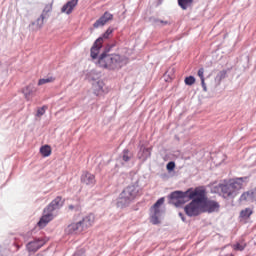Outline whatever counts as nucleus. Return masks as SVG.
Listing matches in <instances>:
<instances>
[{
	"label": "nucleus",
	"mask_w": 256,
	"mask_h": 256,
	"mask_svg": "<svg viewBox=\"0 0 256 256\" xmlns=\"http://www.w3.org/2000/svg\"><path fill=\"white\" fill-rule=\"evenodd\" d=\"M111 35H113V28H108L106 30V33H104L101 37H99V39H102V43H103V39H109Z\"/></svg>",
	"instance_id": "29"
},
{
	"label": "nucleus",
	"mask_w": 256,
	"mask_h": 256,
	"mask_svg": "<svg viewBox=\"0 0 256 256\" xmlns=\"http://www.w3.org/2000/svg\"><path fill=\"white\" fill-rule=\"evenodd\" d=\"M81 183L93 187L97 183V180H95V176L90 172H84L81 176Z\"/></svg>",
	"instance_id": "12"
},
{
	"label": "nucleus",
	"mask_w": 256,
	"mask_h": 256,
	"mask_svg": "<svg viewBox=\"0 0 256 256\" xmlns=\"http://www.w3.org/2000/svg\"><path fill=\"white\" fill-rule=\"evenodd\" d=\"M65 231L68 235H73V233H83L84 230L81 226V223L77 222L68 225Z\"/></svg>",
	"instance_id": "19"
},
{
	"label": "nucleus",
	"mask_w": 256,
	"mask_h": 256,
	"mask_svg": "<svg viewBox=\"0 0 256 256\" xmlns=\"http://www.w3.org/2000/svg\"><path fill=\"white\" fill-rule=\"evenodd\" d=\"M40 153L44 157H49L51 155V146L44 145L40 148Z\"/></svg>",
	"instance_id": "25"
},
{
	"label": "nucleus",
	"mask_w": 256,
	"mask_h": 256,
	"mask_svg": "<svg viewBox=\"0 0 256 256\" xmlns=\"http://www.w3.org/2000/svg\"><path fill=\"white\" fill-rule=\"evenodd\" d=\"M252 201H256V188L252 190Z\"/></svg>",
	"instance_id": "36"
},
{
	"label": "nucleus",
	"mask_w": 256,
	"mask_h": 256,
	"mask_svg": "<svg viewBox=\"0 0 256 256\" xmlns=\"http://www.w3.org/2000/svg\"><path fill=\"white\" fill-rule=\"evenodd\" d=\"M63 207V198L61 196L56 197L52 202L45 208V212L49 211L53 213L56 209H60Z\"/></svg>",
	"instance_id": "9"
},
{
	"label": "nucleus",
	"mask_w": 256,
	"mask_h": 256,
	"mask_svg": "<svg viewBox=\"0 0 256 256\" xmlns=\"http://www.w3.org/2000/svg\"><path fill=\"white\" fill-rule=\"evenodd\" d=\"M22 93L26 101H31L35 93H37V88H35L34 84H28L22 89Z\"/></svg>",
	"instance_id": "8"
},
{
	"label": "nucleus",
	"mask_w": 256,
	"mask_h": 256,
	"mask_svg": "<svg viewBox=\"0 0 256 256\" xmlns=\"http://www.w3.org/2000/svg\"><path fill=\"white\" fill-rule=\"evenodd\" d=\"M230 187L234 190V193L241 191L243 189V178H236L229 181Z\"/></svg>",
	"instance_id": "20"
},
{
	"label": "nucleus",
	"mask_w": 256,
	"mask_h": 256,
	"mask_svg": "<svg viewBox=\"0 0 256 256\" xmlns=\"http://www.w3.org/2000/svg\"><path fill=\"white\" fill-rule=\"evenodd\" d=\"M155 23H161L162 25H167L169 22L163 20H155Z\"/></svg>",
	"instance_id": "37"
},
{
	"label": "nucleus",
	"mask_w": 256,
	"mask_h": 256,
	"mask_svg": "<svg viewBox=\"0 0 256 256\" xmlns=\"http://www.w3.org/2000/svg\"><path fill=\"white\" fill-rule=\"evenodd\" d=\"M53 81H55V78L53 77H50V78H42L38 81V85L41 86V85H45L47 83H53Z\"/></svg>",
	"instance_id": "28"
},
{
	"label": "nucleus",
	"mask_w": 256,
	"mask_h": 256,
	"mask_svg": "<svg viewBox=\"0 0 256 256\" xmlns=\"http://www.w3.org/2000/svg\"><path fill=\"white\" fill-rule=\"evenodd\" d=\"M165 203V198L162 197L156 201V203L150 208L151 212V224L152 225H159V215L161 214V205Z\"/></svg>",
	"instance_id": "5"
},
{
	"label": "nucleus",
	"mask_w": 256,
	"mask_h": 256,
	"mask_svg": "<svg viewBox=\"0 0 256 256\" xmlns=\"http://www.w3.org/2000/svg\"><path fill=\"white\" fill-rule=\"evenodd\" d=\"M138 196H139V188L135 185H130L120 193V202L131 203V201H133Z\"/></svg>",
	"instance_id": "3"
},
{
	"label": "nucleus",
	"mask_w": 256,
	"mask_h": 256,
	"mask_svg": "<svg viewBox=\"0 0 256 256\" xmlns=\"http://www.w3.org/2000/svg\"><path fill=\"white\" fill-rule=\"evenodd\" d=\"M109 21H113V14L110 12H105L98 20H96L93 27L94 29H99V27H104V25H107Z\"/></svg>",
	"instance_id": "7"
},
{
	"label": "nucleus",
	"mask_w": 256,
	"mask_h": 256,
	"mask_svg": "<svg viewBox=\"0 0 256 256\" xmlns=\"http://www.w3.org/2000/svg\"><path fill=\"white\" fill-rule=\"evenodd\" d=\"M77 3L79 0H70L68 1L61 9L62 13H66V15H71L73 13V9L77 7Z\"/></svg>",
	"instance_id": "18"
},
{
	"label": "nucleus",
	"mask_w": 256,
	"mask_h": 256,
	"mask_svg": "<svg viewBox=\"0 0 256 256\" xmlns=\"http://www.w3.org/2000/svg\"><path fill=\"white\" fill-rule=\"evenodd\" d=\"M79 223L81 224L82 230L85 231L89 229V227H92L93 223H95V215L88 214L81 221H79Z\"/></svg>",
	"instance_id": "10"
},
{
	"label": "nucleus",
	"mask_w": 256,
	"mask_h": 256,
	"mask_svg": "<svg viewBox=\"0 0 256 256\" xmlns=\"http://www.w3.org/2000/svg\"><path fill=\"white\" fill-rule=\"evenodd\" d=\"M47 111V106H42L41 108H38L37 110V117H41L45 115V112Z\"/></svg>",
	"instance_id": "31"
},
{
	"label": "nucleus",
	"mask_w": 256,
	"mask_h": 256,
	"mask_svg": "<svg viewBox=\"0 0 256 256\" xmlns=\"http://www.w3.org/2000/svg\"><path fill=\"white\" fill-rule=\"evenodd\" d=\"M166 169L168 171H173V169H175V162H169L166 166Z\"/></svg>",
	"instance_id": "34"
},
{
	"label": "nucleus",
	"mask_w": 256,
	"mask_h": 256,
	"mask_svg": "<svg viewBox=\"0 0 256 256\" xmlns=\"http://www.w3.org/2000/svg\"><path fill=\"white\" fill-rule=\"evenodd\" d=\"M221 209L219 202L206 198L202 203L203 213H217Z\"/></svg>",
	"instance_id": "6"
},
{
	"label": "nucleus",
	"mask_w": 256,
	"mask_h": 256,
	"mask_svg": "<svg viewBox=\"0 0 256 256\" xmlns=\"http://www.w3.org/2000/svg\"><path fill=\"white\" fill-rule=\"evenodd\" d=\"M184 211L188 217H197V215H201V213H203V204L197 200H192L185 206Z\"/></svg>",
	"instance_id": "4"
},
{
	"label": "nucleus",
	"mask_w": 256,
	"mask_h": 256,
	"mask_svg": "<svg viewBox=\"0 0 256 256\" xmlns=\"http://www.w3.org/2000/svg\"><path fill=\"white\" fill-rule=\"evenodd\" d=\"M253 215V209L245 208L244 210L240 211V218L241 219H249Z\"/></svg>",
	"instance_id": "23"
},
{
	"label": "nucleus",
	"mask_w": 256,
	"mask_h": 256,
	"mask_svg": "<svg viewBox=\"0 0 256 256\" xmlns=\"http://www.w3.org/2000/svg\"><path fill=\"white\" fill-rule=\"evenodd\" d=\"M50 221H53V212H50V211L45 212V209H44V215L40 218L38 222V227L43 229V227H46Z\"/></svg>",
	"instance_id": "13"
},
{
	"label": "nucleus",
	"mask_w": 256,
	"mask_h": 256,
	"mask_svg": "<svg viewBox=\"0 0 256 256\" xmlns=\"http://www.w3.org/2000/svg\"><path fill=\"white\" fill-rule=\"evenodd\" d=\"M149 157H151V148H146L144 146L140 147V150L137 154V158L142 161V163H145V161H147V159H149Z\"/></svg>",
	"instance_id": "15"
},
{
	"label": "nucleus",
	"mask_w": 256,
	"mask_h": 256,
	"mask_svg": "<svg viewBox=\"0 0 256 256\" xmlns=\"http://www.w3.org/2000/svg\"><path fill=\"white\" fill-rule=\"evenodd\" d=\"M245 247H247V243H245V240H240L232 245V249L234 251H245Z\"/></svg>",
	"instance_id": "21"
},
{
	"label": "nucleus",
	"mask_w": 256,
	"mask_h": 256,
	"mask_svg": "<svg viewBox=\"0 0 256 256\" xmlns=\"http://www.w3.org/2000/svg\"><path fill=\"white\" fill-rule=\"evenodd\" d=\"M123 57L118 54H102L98 60L99 67L102 69H121L123 67Z\"/></svg>",
	"instance_id": "2"
},
{
	"label": "nucleus",
	"mask_w": 256,
	"mask_h": 256,
	"mask_svg": "<svg viewBox=\"0 0 256 256\" xmlns=\"http://www.w3.org/2000/svg\"><path fill=\"white\" fill-rule=\"evenodd\" d=\"M194 0H178V5L183 9V11H187L191 5H193Z\"/></svg>",
	"instance_id": "22"
},
{
	"label": "nucleus",
	"mask_w": 256,
	"mask_h": 256,
	"mask_svg": "<svg viewBox=\"0 0 256 256\" xmlns=\"http://www.w3.org/2000/svg\"><path fill=\"white\" fill-rule=\"evenodd\" d=\"M201 85H202V87H203V90H204V91H207V85L205 84V79H202V80H201Z\"/></svg>",
	"instance_id": "35"
},
{
	"label": "nucleus",
	"mask_w": 256,
	"mask_h": 256,
	"mask_svg": "<svg viewBox=\"0 0 256 256\" xmlns=\"http://www.w3.org/2000/svg\"><path fill=\"white\" fill-rule=\"evenodd\" d=\"M185 85H195V77L189 76L184 80Z\"/></svg>",
	"instance_id": "30"
},
{
	"label": "nucleus",
	"mask_w": 256,
	"mask_h": 256,
	"mask_svg": "<svg viewBox=\"0 0 256 256\" xmlns=\"http://www.w3.org/2000/svg\"><path fill=\"white\" fill-rule=\"evenodd\" d=\"M43 245H45V241H43V239H35L32 242H29L27 244V249L28 251H39V249H41V247H43Z\"/></svg>",
	"instance_id": "17"
},
{
	"label": "nucleus",
	"mask_w": 256,
	"mask_h": 256,
	"mask_svg": "<svg viewBox=\"0 0 256 256\" xmlns=\"http://www.w3.org/2000/svg\"><path fill=\"white\" fill-rule=\"evenodd\" d=\"M198 77H200V80L205 79V69L200 68V69L198 70Z\"/></svg>",
	"instance_id": "33"
},
{
	"label": "nucleus",
	"mask_w": 256,
	"mask_h": 256,
	"mask_svg": "<svg viewBox=\"0 0 256 256\" xmlns=\"http://www.w3.org/2000/svg\"><path fill=\"white\" fill-rule=\"evenodd\" d=\"M240 201H253L252 190H251V191L244 192V193L240 196Z\"/></svg>",
	"instance_id": "27"
},
{
	"label": "nucleus",
	"mask_w": 256,
	"mask_h": 256,
	"mask_svg": "<svg viewBox=\"0 0 256 256\" xmlns=\"http://www.w3.org/2000/svg\"><path fill=\"white\" fill-rule=\"evenodd\" d=\"M94 93L99 97V95H103L105 91L103 90V82H97V84L94 86Z\"/></svg>",
	"instance_id": "24"
},
{
	"label": "nucleus",
	"mask_w": 256,
	"mask_h": 256,
	"mask_svg": "<svg viewBox=\"0 0 256 256\" xmlns=\"http://www.w3.org/2000/svg\"><path fill=\"white\" fill-rule=\"evenodd\" d=\"M51 11H53V4H46L42 11V14L40 15V18L37 19V23L40 28L43 27L45 17H47V15H49V13H51Z\"/></svg>",
	"instance_id": "14"
},
{
	"label": "nucleus",
	"mask_w": 256,
	"mask_h": 256,
	"mask_svg": "<svg viewBox=\"0 0 256 256\" xmlns=\"http://www.w3.org/2000/svg\"><path fill=\"white\" fill-rule=\"evenodd\" d=\"M101 47H103V38H98L91 48L92 59H97V55H99Z\"/></svg>",
	"instance_id": "16"
},
{
	"label": "nucleus",
	"mask_w": 256,
	"mask_h": 256,
	"mask_svg": "<svg viewBox=\"0 0 256 256\" xmlns=\"http://www.w3.org/2000/svg\"><path fill=\"white\" fill-rule=\"evenodd\" d=\"M170 199L175 201L177 205H183L191 199L203 203L207 199V191L203 187H197L194 190L188 189L186 192L174 191L170 194Z\"/></svg>",
	"instance_id": "1"
},
{
	"label": "nucleus",
	"mask_w": 256,
	"mask_h": 256,
	"mask_svg": "<svg viewBox=\"0 0 256 256\" xmlns=\"http://www.w3.org/2000/svg\"><path fill=\"white\" fill-rule=\"evenodd\" d=\"M131 157H133V155H131L129 149H124L122 152V161H125V163H129V161H131Z\"/></svg>",
	"instance_id": "26"
},
{
	"label": "nucleus",
	"mask_w": 256,
	"mask_h": 256,
	"mask_svg": "<svg viewBox=\"0 0 256 256\" xmlns=\"http://www.w3.org/2000/svg\"><path fill=\"white\" fill-rule=\"evenodd\" d=\"M217 77L219 78V81H223V79L227 77V70L220 71Z\"/></svg>",
	"instance_id": "32"
},
{
	"label": "nucleus",
	"mask_w": 256,
	"mask_h": 256,
	"mask_svg": "<svg viewBox=\"0 0 256 256\" xmlns=\"http://www.w3.org/2000/svg\"><path fill=\"white\" fill-rule=\"evenodd\" d=\"M220 190L224 199H227L228 197H235V195H237L229 183L220 185Z\"/></svg>",
	"instance_id": "11"
}]
</instances>
